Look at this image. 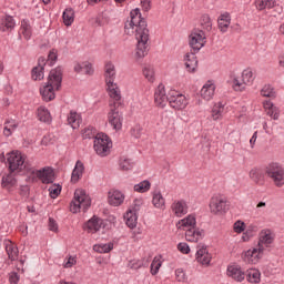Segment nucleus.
I'll list each match as a JSON object with an SVG mask.
<instances>
[{
  "label": "nucleus",
  "mask_w": 284,
  "mask_h": 284,
  "mask_svg": "<svg viewBox=\"0 0 284 284\" xmlns=\"http://www.w3.org/2000/svg\"><path fill=\"white\" fill-rule=\"evenodd\" d=\"M255 8L260 12L263 10H272L275 8L278 14H283V7H281L276 0H255Z\"/></svg>",
  "instance_id": "19"
},
{
  "label": "nucleus",
  "mask_w": 284,
  "mask_h": 284,
  "mask_svg": "<svg viewBox=\"0 0 284 284\" xmlns=\"http://www.w3.org/2000/svg\"><path fill=\"white\" fill-rule=\"evenodd\" d=\"M205 39H206L205 31L194 29L189 37V43L192 50H194V52H199V50H201V48L205 45V42H206Z\"/></svg>",
  "instance_id": "15"
},
{
  "label": "nucleus",
  "mask_w": 284,
  "mask_h": 284,
  "mask_svg": "<svg viewBox=\"0 0 284 284\" xmlns=\"http://www.w3.org/2000/svg\"><path fill=\"white\" fill-rule=\"evenodd\" d=\"M265 174L275 187H284V168L278 162H271L265 168Z\"/></svg>",
  "instance_id": "7"
},
{
  "label": "nucleus",
  "mask_w": 284,
  "mask_h": 284,
  "mask_svg": "<svg viewBox=\"0 0 284 284\" xmlns=\"http://www.w3.org/2000/svg\"><path fill=\"white\" fill-rule=\"evenodd\" d=\"M114 250V243L110 242L106 244H95L93 245V251L98 254H108Z\"/></svg>",
  "instance_id": "42"
},
{
  "label": "nucleus",
  "mask_w": 284,
  "mask_h": 284,
  "mask_svg": "<svg viewBox=\"0 0 284 284\" xmlns=\"http://www.w3.org/2000/svg\"><path fill=\"white\" fill-rule=\"evenodd\" d=\"M57 59H59L57 49L50 50V52L48 54V60L50 61V63H54V61H57Z\"/></svg>",
  "instance_id": "59"
},
{
  "label": "nucleus",
  "mask_w": 284,
  "mask_h": 284,
  "mask_svg": "<svg viewBox=\"0 0 284 284\" xmlns=\"http://www.w3.org/2000/svg\"><path fill=\"white\" fill-rule=\"evenodd\" d=\"M16 26H17V22H14V18H12L11 16H7L2 18L0 21L1 32H11V30H14Z\"/></svg>",
  "instance_id": "32"
},
{
  "label": "nucleus",
  "mask_w": 284,
  "mask_h": 284,
  "mask_svg": "<svg viewBox=\"0 0 284 284\" xmlns=\"http://www.w3.org/2000/svg\"><path fill=\"white\" fill-rule=\"evenodd\" d=\"M73 70L74 72H92L94 68L92 67V62L84 61V62H74Z\"/></svg>",
  "instance_id": "41"
},
{
  "label": "nucleus",
  "mask_w": 284,
  "mask_h": 284,
  "mask_svg": "<svg viewBox=\"0 0 284 284\" xmlns=\"http://www.w3.org/2000/svg\"><path fill=\"white\" fill-rule=\"evenodd\" d=\"M274 241H276V234L274 231H272V229H263L258 233L256 245L265 252L266 250H272Z\"/></svg>",
  "instance_id": "14"
},
{
  "label": "nucleus",
  "mask_w": 284,
  "mask_h": 284,
  "mask_svg": "<svg viewBox=\"0 0 284 284\" xmlns=\"http://www.w3.org/2000/svg\"><path fill=\"white\" fill-rule=\"evenodd\" d=\"M63 74L61 72L49 73L47 83L39 89L40 95L45 103H50V101L57 99V92L61 90Z\"/></svg>",
  "instance_id": "3"
},
{
  "label": "nucleus",
  "mask_w": 284,
  "mask_h": 284,
  "mask_svg": "<svg viewBox=\"0 0 284 284\" xmlns=\"http://www.w3.org/2000/svg\"><path fill=\"white\" fill-rule=\"evenodd\" d=\"M263 109L267 116L273 119V121H278L281 118V109L278 106L274 105V103L270 100H265L263 102Z\"/></svg>",
  "instance_id": "25"
},
{
  "label": "nucleus",
  "mask_w": 284,
  "mask_h": 284,
  "mask_svg": "<svg viewBox=\"0 0 284 284\" xmlns=\"http://www.w3.org/2000/svg\"><path fill=\"white\" fill-rule=\"evenodd\" d=\"M247 283L258 284L261 283V271L258 268H248L245 273Z\"/></svg>",
  "instance_id": "33"
},
{
  "label": "nucleus",
  "mask_w": 284,
  "mask_h": 284,
  "mask_svg": "<svg viewBox=\"0 0 284 284\" xmlns=\"http://www.w3.org/2000/svg\"><path fill=\"white\" fill-rule=\"evenodd\" d=\"M74 265H77V256L70 255L64 260L63 267H65L67 270L70 267H74Z\"/></svg>",
  "instance_id": "54"
},
{
  "label": "nucleus",
  "mask_w": 284,
  "mask_h": 284,
  "mask_svg": "<svg viewBox=\"0 0 284 284\" xmlns=\"http://www.w3.org/2000/svg\"><path fill=\"white\" fill-rule=\"evenodd\" d=\"M101 227H103V219H101V217H99L97 215H93V217H91L84 224V230L89 234H97V232H99V230H101Z\"/></svg>",
  "instance_id": "24"
},
{
  "label": "nucleus",
  "mask_w": 284,
  "mask_h": 284,
  "mask_svg": "<svg viewBox=\"0 0 284 284\" xmlns=\"http://www.w3.org/2000/svg\"><path fill=\"white\" fill-rule=\"evenodd\" d=\"M226 274L230 276V278H233V281H236L237 283H243V281H245V271H243L239 264L229 265L226 268Z\"/></svg>",
  "instance_id": "21"
},
{
  "label": "nucleus",
  "mask_w": 284,
  "mask_h": 284,
  "mask_svg": "<svg viewBox=\"0 0 284 284\" xmlns=\"http://www.w3.org/2000/svg\"><path fill=\"white\" fill-rule=\"evenodd\" d=\"M241 256L244 263H247L248 265H258L263 260V256H265V251L256 244V246L243 251Z\"/></svg>",
  "instance_id": "11"
},
{
  "label": "nucleus",
  "mask_w": 284,
  "mask_h": 284,
  "mask_svg": "<svg viewBox=\"0 0 284 284\" xmlns=\"http://www.w3.org/2000/svg\"><path fill=\"white\" fill-rule=\"evenodd\" d=\"M119 165L124 172H128L134 168V161L128 158H121Z\"/></svg>",
  "instance_id": "47"
},
{
  "label": "nucleus",
  "mask_w": 284,
  "mask_h": 284,
  "mask_svg": "<svg viewBox=\"0 0 284 284\" xmlns=\"http://www.w3.org/2000/svg\"><path fill=\"white\" fill-rule=\"evenodd\" d=\"M261 97H265L267 99H276V91L272 85L266 84L260 91Z\"/></svg>",
  "instance_id": "45"
},
{
  "label": "nucleus",
  "mask_w": 284,
  "mask_h": 284,
  "mask_svg": "<svg viewBox=\"0 0 284 284\" xmlns=\"http://www.w3.org/2000/svg\"><path fill=\"white\" fill-rule=\"evenodd\" d=\"M7 163L10 172H21V170H26V154L20 151H11L7 154Z\"/></svg>",
  "instance_id": "9"
},
{
  "label": "nucleus",
  "mask_w": 284,
  "mask_h": 284,
  "mask_svg": "<svg viewBox=\"0 0 284 284\" xmlns=\"http://www.w3.org/2000/svg\"><path fill=\"white\" fill-rule=\"evenodd\" d=\"M90 205H92V200H90V195H88V193H85L83 189H77L73 200L70 204V212H72V214H79L81 210L85 212V210H88Z\"/></svg>",
  "instance_id": "4"
},
{
  "label": "nucleus",
  "mask_w": 284,
  "mask_h": 284,
  "mask_svg": "<svg viewBox=\"0 0 284 284\" xmlns=\"http://www.w3.org/2000/svg\"><path fill=\"white\" fill-rule=\"evenodd\" d=\"M201 26L203 30H206V32H210V30H212V19H210V16L207 14L202 16Z\"/></svg>",
  "instance_id": "49"
},
{
  "label": "nucleus",
  "mask_w": 284,
  "mask_h": 284,
  "mask_svg": "<svg viewBox=\"0 0 284 284\" xmlns=\"http://www.w3.org/2000/svg\"><path fill=\"white\" fill-rule=\"evenodd\" d=\"M32 174L41 181V183H44L45 185L50 183H54V171L52 168L47 166L40 170H33Z\"/></svg>",
  "instance_id": "17"
},
{
  "label": "nucleus",
  "mask_w": 284,
  "mask_h": 284,
  "mask_svg": "<svg viewBox=\"0 0 284 284\" xmlns=\"http://www.w3.org/2000/svg\"><path fill=\"white\" fill-rule=\"evenodd\" d=\"M223 112H225V104L220 102H214L212 111H211V118L213 121H221L223 119Z\"/></svg>",
  "instance_id": "30"
},
{
  "label": "nucleus",
  "mask_w": 284,
  "mask_h": 284,
  "mask_svg": "<svg viewBox=\"0 0 284 284\" xmlns=\"http://www.w3.org/2000/svg\"><path fill=\"white\" fill-rule=\"evenodd\" d=\"M124 221H125V224L128 225V227H130V230H134V227H136L139 216L136 215V212L129 210L124 214Z\"/></svg>",
  "instance_id": "34"
},
{
  "label": "nucleus",
  "mask_w": 284,
  "mask_h": 284,
  "mask_svg": "<svg viewBox=\"0 0 284 284\" xmlns=\"http://www.w3.org/2000/svg\"><path fill=\"white\" fill-rule=\"evenodd\" d=\"M119 103L109 102V111L106 113V121L115 132L123 129V113L119 111Z\"/></svg>",
  "instance_id": "6"
},
{
  "label": "nucleus",
  "mask_w": 284,
  "mask_h": 284,
  "mask_svg": "<svg viewBox=\"0 0 284 284\" xmlns=\"http://www.w3.org/2000/svg\"><path fill=\"white\" fill-rule=\"evenodd\" d=\"M44 77L43 72H33L31 74L32 81H43Z\"/></svg>",
  "instance_id": "61"
},
{
  "label": "nucleus",
  "mask_w": 284,
  "mask_h": 284,
  "mask_svg": "<svg viewBox=\"0 0 284 284\" xmlns=\"http://www.w3.org/2000/svg\"><path fill=\"white\" fill-rule=\"evenodd\" d=\"M45 65H48L45 58H39L38 65L34 67L31 72H43L44 70H47Z\"/></svg>",
  "instance_id": "52"
},
{
  "label": "nucleus",
  "mask_w": 284,
  "mask_h": 284,
  "mask_svg": "<svg viewBox=\"0 0 284 284\" xmlns=\"http://www.w3.org/2000/svg\"><path fill=\"white\" fill-rule=\"evenodd\" d=\"M216 92V82L214 80H207L201 91L200 97L204 101H212L214 99V94Z\"/></svg>",
  "instance_id": "18"
},
{
  "label": "nucleus",
  "mask_w": 284,
  "mask_h": 284,
  "mask_svg": "<svg viewBox=\"0 0 284 284\" xmlns=\"http://www.w3.org/2000/svg\"><path fill=\"white\" fill-rule=\"evenodd\" d=\"M68 123L73 130L79 129L81 125V114L77 113L75 111H71L68 115Z\"/></svg>",
  "instance_id": "40"
},
{
  "label": "nucleus",
  "mask_w": 284,
  "mask_h": 284,
  "mask_svg": "<svg viewBox=\"0 0 284 284\" xmlns=\"http://www.w3.org/2000/svg\"><path fill=\"white\" fill-rule=\"evenodd\" d=\"M144 77L150 83H154L155 81L154 72H146L144 73Z\"/></svg>",
  "instance_id": "64"
},
{
  "label": "nucleus",
  "mask_w": 284,
  "mask_h": 284,
  "mask_svg": "<svg viewBox=\"0 0 284 284\" xmlns=\"http://www.w3.org/2000/svg\"><path fill=\"white\" fill-rule=\"evenodd\" d=\"M195 261L204 267H207L210 263H212V254H210L207 246H200L197 248L195 254Z\"/></svg>",
  "instance_id": "22"
},
{
  "label": "nucleus",
  "mask_w": 284,
  "mask_h": 284,
  "mask_svg": "<svg viewBox=\"0 0 284 284\" xmlns=\"http://www.w3.org/2000/svg\"><path fill=\"white\" fill-rule=\"evenodd\" d=\"M141 6L145 12H148L150 8H152L150 0H141Z\"/></svg>",
  "instance_id": "62"
},
{
  "label": "nucleus",
  "mask_w": 284,
  "mask_h": 284,
  "mask_svg": "<svg viewBox=\"0 0 284 284\" xmlns=\"http://www.w3.org/2000/svg\"><path fill=\"white\" fill-rule=\"evenodd\" d=\"M143 205V199L138 197L133 201L132 203V212H135V214L139 212V210H141V206Z\"/></svg>",
  "instance_id": "56"
},
{
  "label": "nucleus",
  "mask_w": 284,
  "mask_h": 284,
  "mask_svg": "<svg viewBox=\"0 0 284 284\" xmlns=\"http://www.w3.org/2000/svg\"><path fill=\"white\" fill-rule=\"evenodd\" d=\"M246 230V225L245 222L237 220L234 224H233V232H235V234H243Z\"/></svg>",
  "instance_id": "50"
},
{
  "label": "nucleus",
  "mask_w": 284,
  "mask_h": 284,
  "mask_svg": "<svg viewBox=\"0 0 284 284\" xmlns=\"http://www.w3.org/2000/svg\"><path fill=\"white\" fill-rule=\"evenodd\" d=\"M171 210L178 217L185 216L189 210L187 202L185 200H175L171 205Z\"/></svg>",
  "instance_id": "26"
},
{
  "label": "nucleus",
  "mask_w": 284,
  "mask_h": 284,
  "mask_svg": "<svg viewBox=\"0 0 284 284\" xmlns=\"http://www.w3.org/2000/svg\"><path fill=\"white\" fill-rule=\"evenodd\" d=\"M176 230H180L181 232H185V241L189 243H199V241H202L205 232L196 226V215L189 214L184 219L178 221L175 224Z\"/></svg>",
  "instance_id": "2"
},
{
  "label": "nucleus",
  "mask_w": 284,
  "mask_h": 284,
  "mask_svg": "<svg viewBox=\"0 0 284 284\" xmlns=\"http://www.w3.org/2000/svg\"><path fill=\"white\" fill-rule=\"evenodd\" d=\"M231 23L232 18L230 17V13L221 14L217 20L219 29L221 30V32H226Z\"/></svg>",
  "instance_id": "36"
},
{
  "label": "nucleus",
  "mask_w": 284,
  "mask_h": 284,
  "mask_svg": "<svg viewBox=\"0 0 284 284\" xmlns=\"http://www.w3.org/2000/svg\"><path fill=\"white\" fill-rule=\"evenodd\" d=\"M209 209L211 214L219 216L226 214L227 210H230L227 199L223 197L222 195L212 196L209 203Z\"/></svg>",
  "instance_id": "13"
},
{
  "label": "nucleus",
  "mask_w": 284,
  "mask_h": 284,
  "mask_svg": "<svg viewBox=\"0 0 284 284\" xmlns=\"http://www.w3.org/2000/svg\"><path fill=\"white\" fill-rule=\"evenodd\" d=\"M105 79V85H106V92L110 98V103H118V105H121V88H119V84L116 83V74L112 72H106L104 75Z\"/></svg>",
  "instance_id": "5"
},
{
  "label": "nucleus",
  "mask_w": 284,
  "mask_h": 284,
  "mask_svg": "<svg viewBox=\"0 0 284 284\" xmlns=\"http://www.w3.org/2000/svg\"><path fill=\"white\" fill-rule=\"evenodd\" d=\"M93 149L98 156H108L112 150V140L105 133H98L93 142Z\"/></svg>",
  "instance_id": "8"
},
{
  "label": "nucleus",
  "mask_w": 284,
  "mask_h": 284,
  "mask_svg": "<svg viewBox=\"0 0 284 284\" xmlns=\"http://www.w3.org/2000/svg\"><path fill=\"white\" fill-rule=\"evenodd\" d=\"M163 264V262H161V257H154L152 263H151V274L153 276H156V274H159V270H161V265Z\"/></svg>",
  "instance_id": "48"
},
{
  "label": "nucleus",
  "mask_w": 284,
  "mask_h": 284,
  "mask_svg": "<svg viewBox=\"0 0 284 284\" xmlns=\"http://www.w3.org/2000/svg\"><path fill=\"white\" fill-rule=\"evenodd\" d=\"M169 105L172 108V110H176L178 112H181L190 105V101L187 98L182 94L181 92L176 90H170L169 91Z\"/></svg>",
  "instance_id": "10"
},
{
  "label": "nucleus",
  "mask_w": 284,
  "mask_h": 284,
  "mask_svg": "<svg viewBox=\"0 0 284 284\" xmlns=\"http://www.w3.org/2000/svg\"><path fill=\"white\" fill-rule=\"evenodd\" d=\"M62 21L67 28L74 23V9L67 8L62 13Z\"/></svg>",
  "instance_id": "39"
},
{
  "label": "nucleus",
  "mask_w": 284,
  "mask_h": 284,
  "mask_svg": "<svg viewBox=\"0 0 284 284\" xmlns=\"http://www.w3.org/2000/svg\"><path fill=\"white\" fill-rule=\"evenodd\" d=\"M97 131H94V128L88 126L82 131V138L83 139H95Z\"/></svg>",
  "instance_id": "53"
},
{
  "label": "nucleus",
  "mask_w": 284,
  "mask_h": 284,
  "mask_svg": "<svg viewBox=\"0 0 284 284\" xmlns=\"http://www.w3.org/2000/svg\"><path fill=\"white\" fill-rule=\"evenodd\" d=\"M256 232H258V225H256L255 223L248 224L242 234L243 243H247L252 239H254V236H256Z\"/></svg>",
  "instance_id": "31"
},
{
  "label": "nucleus",
  "mask_w": 284,
  "mask_h": 284,
  "mask_svg": "<svg viewBox=\"0 0 284 284\" xmlns=\"http://www.w3.org/2000/svg\"><path fill=\"white\" fill-rule=\"evenodd\" d=\"M17 128H19V122L17 120H6L3 135L12 136V133L17 131Z\"/></svg>",
  "instance_id": "35"
},
{
  "label": "nucleus",
  "mask_w": 284,
  "mask_h": 284,
  "mask_svg": "<svg viewBox=\"0 0 284 284\" xmlns=\"http://www.w3.org/2000/svg\"><path fill=\"white\" fill-rule=\"evenodd\" d=\"M21 280V277L19 276V273L17 272H11L9 274V283L10 284H19V281Z\"/></svg>",
  "instance_id": "58"
},
{
  "label": "nucleus",
  "mask_w": 284,
  "mask_h": 284,
  "mask_svg": "<svg viewBox=\"0 0 284 284\" xmlns=\"http://www.w3.org/2000/svg\"><path fill=\"white\" fill-rule=\"evenodd\" d=\"M184 61L187 72H194V70H196L197 61L194 53H186L184 55Z\"/></svg>",
  "instance_id": "37"
},
{
  "label": "nucleus",
  "mask_w": 284,
  "mask_h": 284,
  "mask_svg": "<svg viewBox=\"0 0 284 284\" xmlns=\"http://www.w3.org/2000/svg\"><path fill=\"white\" fill-rule=\"evenodd\" d=\"M265 174H267V173H265V171H263V169L253 168L248 172V179H251V181L255 185H258L260 187H262L263 185H265Z\"/></svg>",
  "instance_id": "23"
},
{
  "label": "nucleus",
  "mask_w": 284,
  "mask_h": 284,
  "mask_svg": "<svg viewBox=\"0 0 284 284\" xmlns=\"http://www.w3.org/2000/svg\"><path fill=\"white\" fill-rule=\"evenodd\" d=\"M254 73L246 72V73H237L234 75L232 81V88L234 92H245L246 85H252L254 83Z\"/></svg>",
  "instance_id": "12"
},
{
  "label": "nucleus",
  "mask_w": 284,
  "mask_h": 284,
  "mask_svg": "<svg viewBox=\"0 0 284 284\" xmlns=\"http://www.w3.org/2000/svg\"><path fill=\"white\" fill-rule=\"evenodd\" d=\"M150 187H152V183L150 181L144 180L133 186L134 192L139 194H145V192H150Z\"/></svg>",
  "instance_id": "44"
},
{
  "label": "nucleus",
  "mask_w": 284,
  "mask_h": 284,
  "mask_svg": "<svg viewBox=\"0 0 284 284\" xmlns=\"http://www.w3.org/2000/svg\"><path fill=\"white\" fill-rule=\"evenodd\" d=\"M124 32L132 37L135 34L138 41L135 49V59H143L148 54V41H150V30L148 22L141 18V10L133 9L130 12V19L124 24Z\"/></svg>",
  "instance_id": "1"
},
{
  "label": "nucleus",
  "mask_w": 284,
  "mask_h": 284,
  "mask_svg": "<svg viewBox=\"0 0 284 284\" xmlns=\"http://www.w3.org/2000/svg\"><path fill=\"white\" fill-rule=\"evenodd\" d=\"M49 230L50 232H59V224L52 217L49 219Z\"/></svg>",
  "instance_id": "60"
},
{
  "label": "nucleus",
  "mask_w": 284,
  "mask_h": 284,
  "mask_svg": "<svg viewBox=\"0 0 284 284\" xmlns=\"http://www.w3.org/2000/svg\"><path fill=\"white\" fill-rule=\"evenodd\" d=\"M37 116L39 121H42V123H50V121H52V115L50 114V111L45 106L38 108Z\"/></svg>",
  "instance_id": "38"
},
{
  "label": "nucleus",
  "mask_w": 284,
  "mask_h": 284,
  "mask_svg": "<svg viewBox=\"0 0 284 284\" xmlns=\"http://www.w3.org/2000/svg\"><path fill=\"white\" fill-rule=\"evenodd\" d=\"M108 203L112 207H121L125 203V193L119 190H111L108 193Z\"/></svg>",
  "instance_id": "20"
},
{
  "label": "nucleus",
  "mask_w": 284,
  "mask_h": 284,
  "mask_svg": "<svg viewBox=\"0 0 284 284\" xmlns=\"http://www.w3.org/2000/svg\"><path fill=\"white\" fill-rule=\"evenodd\" d=\"M152 205L156 210H165V197H163V193L160 190H154L152 193Z\"/></svg>",
  "instance_id": "29"
},
{
  "label": "nucleus",
  "mask_w": 284,
  "mask_h": 284,
  "mask_svg": "<svg viewBox=\"0 0 284 284\" xmlns=\"http://www.w3.org/2000/svg\"><path fill=\"white\" fill-rule=\"evenodd\" d=\"M178 250H179V252H181V254H190V252H191L190 245L185 242L179 243Z\"/></svg>",
  "instance_id": "57"
},
{
  "label": "nucleus",
  "mask_w": 284,
  "mask_h": 284,
  "mask_svg": "<svg viewBox=\"0 0 284 284\" xmlns=\"http://www.w3.org/2000/svg\"><path fill=\"white\" fill-rule=\"evenodd\" d=\"M105 72H114L116 70V67H114V63L112 62H106L104 65Z\"/></svg>",
  "instance_id": "63"
},
{
  "label": "nucleus",
  "mask_w": 284,
  "mask_h": 284,
  "mask_svg": "<svg viewBox=\"0 0 284 284\" xmlns=\"http://www.w3.org/2000/svg\"><path fill=\"white\" fill-rule=\"evenodd\" d=\"M1 185L4 190L10 191L14 185H17V179H14V175L12 174L4 175L2 178Z\"/></svg>",
  "instance_id": "43"
},
{
  "label": "nucleus",
  "mask_w": 284,
  "mask_h": 284,
  "mask_svg": "<svg viewBox=\"0 0 284 284\" xmlns=\"http://www.w3.org/2000/svg\"><path fill=\"white\" fill-rule=\"evenodd\" d=\"M83 172H85V165H83L81 160H78L71 173V183H79L83 179Z\"/></svg>",
  "instance_id": "28"
},
{
  "label": "nucleus",
  "mask_w": 284,
  "mask_h": 284,
  "mask_svg": "<svg viewBox=\"0 0 284 284\" xmlns=\"http://www.w3.org/2000/svg\"><path fill=\"white\" fill-rule=\"evenodd\" d=\"M3 245L9 256V260L17 261V258H19V247H17V244H14L10 240H4Z\"/></svg>",
  "instance_id": "27"
},
{
  "label": "nucleus",
  "mask_w": 284,
  "mask_h": 284,
  "mask_svg": "<svg viewBox=\"0 0 284 284\" xmlns=\"http://www.w3.org/2000/svg\"><path fill=\"white\" fill-rule=\"evenodd\" d=\"M154 103L156 108H165L170 103V93L165 92V85L160 83L154 92Z\"/></svg>",
  "instance_id": "16"
},
{
  "label": "nucleus",
  "mask_w": 284,
  "mask_h": 284,
  "mask_svg": "<svg viewBox=\"0 0 284 284\" xmlns=\"http://www.w3.org/2000/svg\"><path fill=\"white\" fill-rule=\"evenodd\" d=\"M62 186L61 184H53L49 187V194L51 199H57L61 194Z\"/></svg>",
  "instance_id": "51"
},
{
  "label": "nucleus",
  "mask_w": 284,
  "mask_h": 284,
  "mask_svg": "<svg viewBox=\"0 0 284 284\" xmlns=\"http://www.w3.org/2000/svg\"><path fill=\"white\" fill-rule=\"evenodd\" d=\"M175 278L179 281V283H185L187 281V275H185V272L181 268H178L175 271Z\"/></svg>",
  "instance_id": "55"
},
{
  "label": "nucleus",
  "mask_w": 284,
  "mask_h": 284,
  "mask_svg": "<svg viewBox=\"0 0 284 284\" xmlns=\"http://www.w3.org/2000/svg\"><path fill=\"white\" fill-rule=\"evenodd\" d=\"M21 34H23L24 39H30L32 37V27H30V23L26 20L21 21Z\"/></svg>",
  "instance_id": "46"
}]
</instances>
